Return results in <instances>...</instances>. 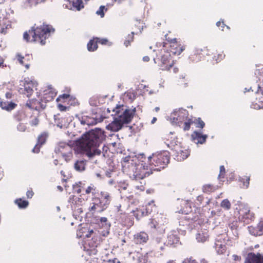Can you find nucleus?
<instances>
[{"label": "nucleus", "mask_w": 263, "mask_h": 263, "mask_svg": "<svg viewBox=\"0 0 263 263\" xmlns=\"http://www.w3.org/2000/svg\"><path fill=\"white\" fill-rule=\"evenodd\" d=\"M104 138V132L95 128L84 134L78 141L77 145L83 153L92 158L101 154V150L99 147Z\"/></svg>", "instance_id": "f257e3e1"}, {"label": "nucleus", "mask_w": 263, "mask_h": 263, "mask_svg": "<svg viewBox=\"0 0 263 263\" xmlns=\"http://www.w3.org/2000/svg\"><path fill=\"white\" fill-rule=\"evenodd\" d=\"M115 112L114 120L106 126V129L116 132L120 130L124 124H128L132 121L136 111V108H129L126 106H117L113 109Z\"/></svg>", "instance_id": "f03ea898"}, {"label": "nucleus", "mask_w": 263, "mask_h": 263, "mask_svg": "<svg viewBox=\"0 0 263 263\" xmlns=\"http://www.w3.org/2000/svg\"><path fill=\"white\" fill-rule=\"evenodd\" d=\"M54 29L50 25H45L43 24L40 26L32 27L30 30H29V33L25 32L24 33V39L28 41V37L29 35H32V40L33 41L39 42L42 45L45 44V40L48 38L51 32H53Z\"/></svg>", "instance_id": "7ed1b4c3"}, {"label": "nucleus", "mask_w": 263, "mask_h": 263, "mask_svg": "<svg viewBox=\"0 0 263 263\" xmlns=\"http://www.w3.org/2000/svg\"><path fill=\"white\" fill-rule=\"evenodd\" d=\"M127 164V167L133 172V178L136 180L142 179L152 174L153 167L143 161L137 164L134 162L133 160H128Z\"/></svg>", "instance_id": "20e7f679"}, {"label": "nucleus", "mask_w": 263, "mask_h": 263, "mask_svg": "<svg viewBox=\"0 0 263 263\" xmlns=\"http://www.w3.org/2000/svg\"><path fill=\"white\" fill-rule=\"evenodd\" d=\"M170 157L167 152L153 154L149 156L147 163L151 167H153V171H160L164 168L169 163Z\"/></svg>", "instance_id": "39448f33"}, {"label": "nucleus", "mask_w": 263, "mask_h": 263, "mask_svg": "<svg viewBox=\"0 0 263 263\" xmlns=\"http://www.w3.org/2000/svg\"><path fill=\"white\" fill-rule=\"evenodd\" d=\"M188 112L183 108L175 109L171 114L170 118L172 124H178L182 122L187 117Z\"/></svg>", "instance_id": "423d86ee"}, {"label": "nucleus", "mask_w": 263, "mask_h": 263, "mask_svg": "<svg viewBox=\"0 0 263 263\" xmlns=\"http://www.w3.org/2000/svg\"><path fill=\"white\" fill-rule=\"evenodd\" d=\"M55 151L57 154H60L66 161L69 160L72 156V147L65 143L60 142L56 147Z\"/></svg>", "instance_id": "0eeeda50"}, {"label": "nucleus", "mask_w": 263, "mask_h": 263, "mask_svg": "<svg viewBox=\"0 0 263 263\" xmlns=\"http://www.w3.org/2000/svg\"><path fill=\"white\" fill-rule=\"evenodd\" d=\"M254 218V214L250 213L247 206H244L239 211V219L246 223H249Z\"/></svg>", "instance_id": "6e6552de"}, {"label": "nucleus", "mask_w": 263, "mask_h": 263, "mask_svg": "<svg viewBox=\"0 0 263 263\" xmlns=\"http://www.w3.org/2000/svg\"><path fill=\"white\" fill-rule=\"evenodd\" d=\"M36 83L32 81L25 80L24 83V88H21L20 91L21 93H23L29 97L32 93L33 90V89L36 87Z\"/></svg>", "instance_id": "1a4fd4ad"}, {"label": "nucleus", "mask_w": 263, "mask_h": 263, "mask_svg": "<svg viewBox=\"0 0 263 263\" xmlns=\"http://www.w3.org/2000/svg\"><path fill=\"white\" fill-rule=\"evenodd\" d=\"M171 54L168 52L162 55L161 58V64L160 66L162 70H170L171 68L172 67L173 63V62L170 63Z\"/></svg>", "instance_id": "9d476101"}, {"label": "nucleus", "mask_w": 263, "mask_h": 263, "mask_svg": "<svg viewBox=\"0 0 263 263\" xmlns=\"http://www.w3.org/2000/svg\"><path fill=\"white\" fill-rule=\"evenodd\" d=\"M111 201V197L110 194L106 192H101V197L99 199L100 207L101 210L99 212H101L106 209L109 204Z\"/></svg>", "instance_id": "9b49d317"}, {"label": "nucleus", "mask_w": 263, "mask_h": 263, "mask_svg": "<svg viewBox=\"0 0 263 263\" xmlns=\"http://www.w3.org/2000/svg\"><path fill=\"white\" fill-rule=\"evenodd\" d=\"M245 263H263V255L258 253H249L245 258Z\"/></svg>", "instance_id": "f8f14e48"}, {"label": "nucleus", "mask_w": 263, "mask_h": 263, "mask_svg": "<svg viewBox=\"0 0 263 263\" xmlns=\"http://www.w3.org/2000/svg\"><path fill=\"white\" fill-rule=\"evenodd\" d=\"M249 233L254 236H261L263 234V218H261L256 227H248Z\"/></svg>", "instance_id": "ddd939ff"}, {"label": "nucleus", "mask_w": 263, "mask_h": 263, "mask_svg": "<svg viewBox=\"0 0 263 263\" xmlns=\"http://www.w3.org/2000/svg\"><path fill=\"white\" fill-rule=\"evenodd\" d=\"M148 240V236L145 232H140L134 235V241L137 244L146 243Z\"/></svg>", "instance_id": "4468645a"}, {"label": "nucleus", "mask_w": 263, "mask_h": 263, "mask_svg": "<svg viewBox=\"0 0 263 263\" xmlns=\"http://www.w3.org/2000/svg\"><path fill=\"white\" fill-rule=\"evenodd\" d=\"M47 137V134L45 133H42L38 137L37 143L32 149L33 153H38L39 152L40 147L45 143Z\"/></svg>", "instance_id": "2eb2a0df"}, {"label": "nucleus", "mask_w": 263, "mask_h": 263, "mask_svg": "<svg viewBox=\"0 0 263 263\" xmlns=\"http://www.w3.org/2000/svg\"><path fill=\"white\" fill-rule=\"evenodd\" d=\"M151 247L154 251L159 252L162 251L164 247V242L160 238H156L151 243Z\"/></svg>", "instance_id": "dca6fc26"}, {"label": "nucleus", "mask_w": 263, "mask_h": 263, "mask_svg": "<svg viewBox=\"0 0 263 263\" xmlns=\"http://www.w3.org/2000/svg\"><path fill=\"white\" fill-rule=\"evenodd\" d=\"M96 232L93 231L92 230L87 231L86 229H80L77 232V236L81 238H89L93 237L96 234Z\"/></svg>", "instance_id": "f3484780"}, {"label": "nucleus", "mask_w": 263, "mask_h": 263, "mask_svg": "<svg viewBox=\"0 0 263 263\" xmlns=\"http://www.w3.org/2000/svg\"><path fill=\"white\" fill-rule=\"evenodd\" d=\"M192 137L194 140H197V143L203 144L205 142L208 136L203 135L201 133L195 131L192 135Z\"/></svg>", "instance_id": "a211bd4d"}, {"label": "nucleus", "mask_w": 263, "mask_h": 263, "mask_svg": "<svg viewBox=\"0 0 263 263\" xmlns=\"http://www.w3.org/2000/svg\"><path fill=\"white\" fill-rule=\"evenodd\" d=\"M99 121L96 118L88 116L83 117L81 120V123L82 125L86 124L88 126L95 125Z\"/></svg>", "instance_id": "6ab92c4d"}, {"label": "nucleus", "mask_w": 263, "mask_h": 263, "mask_svg": "<svg viewBox=\"0 0 263 263\" xmlns=\"http://www.w3.org/2000/svg\"><path fill=\"white\" fill-rule=\"evenodd\" d=\"M215 248L217 253L219 254H223L226 251V247L223 242L217 240L215 242Z\"/></svg>", "instance_id": "aec40b11"}, {"label": "nucleus", "mask_w": 263, "mask_h": 263, "mask_svg": "<svg viewBox=\"0 0 263 263\" xmlns=\"http://www.w3.org/2000/svg\"><path fill=\"white\" fill-rule=\"evenodd\" d=\"M11 27L10 22L7 19H3L0 21V31L2 33H6L7 29Z\"/></svg>", "instance_id": "412c9836"}, {"label": "nucleus", "mask_w": 263, "mask_h": 263, "mask_svg": "<svg viewBox=\"0 0 263 263\" xmlns=\"http://www.w3.org/2000/svg\"><path fill=\"white\" fill-rule=\"evenodd\" d=\"M86 163L85 160H78L74 164V168L77 171H83L85 170Z\"/></svg>", "instance_id": "4be33fe9"}, {"label": "nucleus", "mask_w": 263, "mask_h": 263, "mask_svg": "<svg viewBox=\"0 0 263 263\" xmlns=\"http://www.w3.org/2000/svg\"><path fill=\"white\" fill-rule=\"evenodd\" d=\"M179 242V238L174 234H170L167 236V245L172 246L177 244Z\"/></svg>", "instance_id": "5701e85b"}, {"label": "nucleus", "mask_w": 263, "mask_h": 263, "mask_svg": "<svg viewBox=\"0 0 263 263\" xmlns=\"http://www.w3.org/2000/svg\"><path fill=\"white\" fill-rule=\"evenodd\" d=\"M181 204L185 206L183 209L181 210L182 213L187 214L191 211V204L188 200H182Z\"/></svg>", "instance_id": "b1692460"}, {"label": "nucleus", "mask_w": 263, "mask_h": 263, "mask_svg": "<svg viewBox=\"0 0 263 263\" xmlns=\"http://www.w3.org/2000/svg\"><path fill=\"white\" fill-rule=\"evenodd\" d=\"M208 238V235L206 232H199L196 235V239L198 242H205Z\"/></svg>", "instance_id": "393cba45"}, {"label": "nucleus", "mask_w": 263, "mask_h": 263, "mask_svg": "<svg viewBox=\"0 0 263 263\" xmlns=\"http://www.w3.org/2000/svg\"><path fill=\"white\" fill-rule=\"evenodd\" d=\"M91 237V239L89 240L88 245L91 248L96 247L99 243V237L97 234Z\"/></svg>", "instance_id": "a878e982"}, {"label": "nucleus", "mask_w": 263, "mask_h": 263, "mask_svg": "<svg viewBox=\"0 0 263 263\" xmlns=\"http://www.w3.org/2000/svg\"><path fill=\"white\" fill-rule=\"evenodd\" d=\"M15 104L13 103H9L7 104L6 102H0V106L3 109H6L7 110H11L14 108L15 106Z\"/></svg>", "instance_id": "bb28decb"}, {"label": "nucleus", "mask_w": 263, "mask_h": 263, "mask_svg": "<svg viewBox=\"0 0 263 263\" xmlns=\"http://www.w3.org/2000/svg\"><path fill=\"white\" fill-rule=\"evenodd\" d=\"M67 122L65 118H62L55 119L56 125L60 128L66 127L67 125Z\"/></svg>", "instance_id": "cd10ccee"}, {"label": "nucleus", "mask_w": 263, "mask_h": 263, "mask_svg": "<svg viewBox=\"0 0 263 263\" xmlns=\"http://www.w3.org/2000/svg\"><path fill=\"white\" fill-rule=\"evenodd\" d=\"M98 48L97 41L94 40H90L87 44V49L90 51H93Z\"/></svg>", "instance_id": "c85d7f7f"}, {"label": "nucleus", "mask_w": 263, "mask_h": 263, "mask_svg": "<svg viewBox=\"0 0 263 263\" xmlns=\"http://www.w3.org/2000/svg\"><path fill=\"white\" fill-rule=\"evenodd\" d=\"M220 206L223 209L226 210H229L231 209V204L228 199H226L221 201Z\"/></svg>", "instance_id": "c756f323"}, {"label": "nucleus", "mask_w": 263, "mask_h": 263, "mask_svg": "<svg viewBox=\"0 0 263 263\" xmlns=\"http://www.w3.org/2000/svg\"><path fill=\"white\" fill-rule=\"evenodd\" d=\"M15 203L20 208H26L28 205V202L26 200H22L21 199H16Z\"/></svg>", "instance_id": "7c9ffc66"}, {"label": "nucleus", "mask_w": 263, "mask_h": 263, "mask_svg": "<svg viewBox=\"0 0 263 263\" xmlns=\"http://www.w3.org/2000/svg\"><path fill=\"white\" fill-rule=\"evenodd\" d=\"M73 6L77 9V10H80L84 7L82 0H77L73 2Z\"/></svg>", "instance_id": "2f4dec72"}, {"label": "nucleus", "mask_w": 263, "mask_h": 263, "mask_svg": "<svg viewBox=\"0 0 263 263\" xmlns=\"http://www.w3.org/2000/svg\"><path fill=\"white\" fill-rule=\"evenodd\" d=\"M134 213V215L137 218V219H139L140 217L145 215V212L142 210H137L136 211H133Z\"/></svg>", "instance_id": "473e14b6"}, {"label": "nucleus", "mask_w": 263, "mask_h": 263, "mask_svg": "<svg viewBox=\"0 0 263 263\" xmlns=\"http://www.w3.org/2000/svg\"><path fill=\"white\" fill-rule=\"evenodd\" d=\"M229 227L231 229V230L232 231H234L233 233H234V235H237V229L238 226H237V221H233V222L230 223L229 224Z\"/></svg>", "instance_id": "72a5a7b5"}, {"label": "nucleus", "mask_w": 263, "mask_h": 263, "mask_svg": "<svg viewBox=\"0 0 263 263\" xmlns=\"http://www.w3.org/2000/svg\"><path fill=\"white\" fill-rule=\"evenodd\" d=\"M70 200L72 201V203H74L77 205H81L83 202V200L79 197L73 196L72 198H70Z\"/></svg>", "instance_id": "f704fd0d"}, {"label": "nucleus", "mask_w": 263, "mask_h": 263, "mask_svg": "<svg viewBox=\"0 0 263 263\" xmlns=\"http://www.w3.org/2000/svg\"><path fill=\"white\" fill-rule=\"evenodd\" d=\"M105 9V7L103 6H101L99 9L97 11L96 14L98 15H100L101 17H104V10Z\"/></svg>", "instance_id": "c9c22d12"}, {"label": "nucleus", "mask_w": 263, "mask_h": 263, "mask_svg": "<svg viewBox=\"0 0 263 263\" xmlns=\"http://www.w3.org/2000/svg\"><path fill=\"white\" fill-rule=\"evenodd\" d=\"M225 173V168L224 166L221 165L220 166V173L218 176L219 179L224 178V175Z\"/></svg>", "instance_id": "e433bc0d"}, {"label": "nucleus", "mask_w": 263, "mask_h": 263, "mask_svg": "<svg viewBox=\"0 0 263 263\" xmlns=\"http://www.w3.org/2000/svg\"><path fill=\"white\" fill-rule=\"evenodd\" d=\"M192 123V120L191 119H189L187 122L184 123V130H188L190 128L191 124Z\"/></svg>", "instance_id": "4c0bfd02"}, {"label": "nucleus", "mask_w": 263, "mask_h": 263, "mask_svg": "<svg viewBox=\"0 0 263 263\" xmlns=\"http://www.w3.org/2000/svg\"><path fill=\"white\" fill-rule=\"evenodd\" d=\"M95 191V188L94 187V186H89L86 190V194H89L90 193H92V194H94L93 191Z\"/></svg>", "instance_id": "58836bf2"}, {"label": "nucleus", "mask_w": 263, "mask_h": 263, "mask_svg": "<svg viewBox=\"0 0 263 263\" xmlns=\"http://www.w3.org/2000/svg\"><path fill=\"white\" fill-rule=\"evenodd\" d=\"M73 188L76 193L80 194L81 192V189L78 184L73 185Z\"/></svg>", "instance_id": "ea45409f"}, {"label": "nucleus", "mask_w": 263, "mask_h": 263, "mask_svg": "<svg viewBox=\"0 0 263 263\" xmlns=\"http://www.w3.org/2000/svg\"><path fill=\"white\" fill-rule=\"evenodd\" d=\"M157 222L154 219H151L148 226L151 228H156Z\"/></svg>", "instance_id": "a19ab883"}, {"label": "nucleus", "mask_w": 263, "mask_h": 263, "mask_svg": "<svg viewBox=\"0 0 263 263\" xmlns=\"http://www.w3.org/2000/svg\"><path fill=\"white\" fill-rule=\"evenodd\" d=\"M204 123L203 122V121H202L200 118H199L198 119V122H197V127H200L201 128H202L204 126Z\"/></svg>", "instance_id": "79ce46f5"}, {"label": "nucleus", "mask_w": 263, "mask_h": 263, "mask_svg": "<svg viewBox=\"0 0 263 263\" xmlns=\"http://www.w3.org/2000/svg\"><path fill=\"white\" fill-rule=\"evenodd\" d=\"M96 40H97V43H101V44H103V45H104V44H106V43L107 42V40L105 39H99V38H96Z\"/></svg>", "instance_id": "37998d69"}, {"label": "nucleus", "mask_w": 263, "mask_h": 263, "mask_svg": "<svg viewBox=\"0 0 263 263\" xmlns=\"http://www.w3.org/2000/svg\"><path fill=\"white\" fill-rule=\"evenodd\" d=\"M16 57L17 58V60L19 61L20 63L22 65H23L24 64L23 59H24V58L23 57H22L21 55H20V54H17Z\"/></svg>", "instance_id": "c03bdc74"}, {"label": "nucleus", "mask_w": 263, "mask_h": 263, "mask_svg": "<svg viewBox=\"0 0 263 263\" xmlns=\"http://www.w3.org/2000/svg\"><path fill=\"white\" fill-rule=\"evenodd\" d=\"M69 97V95L67 94H63L62 95L60 96L57 99V101H58L59 100H61V99H67Z\"/></svg>", "instance_id": "a18cd8bd"}, {"label": "nucleus", "mask_w": 263, "mask_h": 263, "mask_svg": "<svg viewBox=\"0 0 263 263\" xmlns=\"http://www.w3.org/2000/svg\"><path fill=\"white\" fill-rule=\"evenodd\" d=\"M128 37V39H127L126 40H125L124 42V45L126 47H127L129 45L130 42H131V41H132V39H133V36H130L129 35Z\"/></svg>", "instance_id": "49530a36"}, {"label": "nucleus", "mask_w": 263, "mask_h": 263, "mask_svg": "<svg viewBox=\"0 0 263 263\" xmlns=\"http://www.w3.org/2000/svg\"><path fill=\"white\" fill-rule=\"evenodd\" d=\"M39 122L38 119L35 118L31 121V125L36 126L39 124Z\"/></svg>", "instance_id": "de8ad7c7"}, {"label": "nucleus", "mask_w": 263, "mask_h": 263, "mask_svg": "<svg viewBox=\"0 0 263 263\" xmlns=\"http://www.w3.org/2000/svg\"><path fill=\"white\" fill-rule=\"evenodd\" d=\"M99 206L100 207L99 203H96V204H95L93 206H92L90 208L89 211H95L97 209V207H99Z\"/></svg>", "instance_id": "09e8293b"}, {"label": "nucleus", "mask_w": 263, "mask_h": 263, "mask_svg": "<svg viewBox=\"0 0 263 263\" xmlns=\"http://www.w3.org/2000/svg\"><path fill=\"white\" fill-rule=\"evenodd\" d=\"M184 50L183 48H182V47L181 48H179V49L175 51H172L171 50V52H172L173 53H174L175 54H180L182 52V51Z\"/></svg>", "instance_id": "8fccbe9b"}, {"label": "nucleus", "mask_w": 263, "mask_h": 263, "mask_svg": "<svg viewBox=\"0 0 263 263\" xmlns=\"http://www.w3.org/2000/svg\"><path fill=\"white\" fill-rule=\"evenodd\" d=\"M58 107L59 109L61 111H65L67 109V107L66 106L60 104H58Z\"/></svg>", "instance_id": "3c124183"}, {"label": "nucleus", "mask_w": 263, "mask_h": 263, "mask_svg": "<svg viewBox=\"0 0 263 263\" xmlns=\"http://www.w3.org/2000/svg\"><path fill=\"white\" fill-rule=\"evenodd\" d=\"M34 0H28V2L30 4V6L35 5L39 3L38 1L34 2Z\"/></svg>", "instance_id": "603ef678"}, {"label": "nucleus", "mask_w": 263, "mask_h": 263, "mask_svg": "<svg viewBox=\"0 0 263 263\" xmlns=\"http://www.w3.org/2000/svg\"><path fill=\"white\" fill-rule=\"evenodd\" d=\"M259 100L263 103V95H262V96H261L260 98H259ZM263 108V104L260 106V105H257V107H255V108Z\"/></svg>", "instance_id": "864d4df0"}, {"label": "nucleus", "mask_w": 263, "mask_h": 263, "mask_svg": "<svg viewBox=\"0 0 263 263\" xmlns=\"http://www.w3.org/2000/svg\"><path fill=\"white\" fill-rule=\"evenodd\" d=\"M249 178H246V181L243 182V186L246 187H248L249 184Z\"/></svg>", "instance_id": "5fc2aeb1"}, {"label": "nucleus", "mask_w": 263, "mask_h": 263, "mask_svg": "<svg viewBox=\"0 0 263 263\" xmlns=\"http://www.w3.org/2000/svg\"><path fill=\"white\" fill-rule=\"evenodd\" d=\"M17 129L20 130V131H22V132H24L25 131V126L22 125V124H20L18 126H17Z\"/></svg>", "instance_id": "6e6d98bb"}, {"label": "nucleus", "mask_w": 263, "mask_h": 263, "mask_svg": "<svg viewBox=\"0 0 263 263\" xmlns=\"http://www.w3.org/2000/svg\"><path fill=\"white\" fill-rule=\"evenodd\" d=\"M28 198H31L33 196V192L32 191H28L26 193Z\"/></svg>", "instance_id": "4d7b16f0"}, {"label": "nucleus", "mask_w": 263, "mask_h": 263, "mask_svg": "<svg viewBox=\"0 0 263 263\" xmlns=\"http://www.w3.org/2000/svg\"><path fill=\"white\" fill-rule=\"evenodd\" d=\"M26 106H27L29 108H33L30 100H29L27 102Z\"/></svg>", "instance_id": "13d9d810"}, {"label": "nucleus", "mask_w": 263, "mask_h": 263, "mask_svg": "<svg viewBox=\"0 0 263 263\" xmlns=\"http://www.w3.org/2000/svg\"><path fill=\"white\" fill-rule=\"evenodd\" d=\"M203 200V197L202 196H198L197 197V200L199 201V203H201Z\"/></svg>", "instance_id": "bf43d9fd"}, {"label": "nucleus", "mask_w": 263, "mask_h": 263, "mask_svg": "<svg viewBox=\"0 0 263 263\" xmlns=\"http://www.w3.org/2000/svg\"><path fill=\"white\" fill-rule=\"evenodd\" d=\"M6 97L8 99H10L12 97V93L10 92H8L6 93Z\"/></svg>", "instance_id": "052dcab7"}, {"label": "nucleus", "mask_w": 263, "mask_h": 263, "mask_svg": "<svg viewBox=\"0 0 263 263\" xmlns=\"http://www.w3.org/2000/svg\"><path fill=\"white\" fill-rule=\"evenodd\" d=\"M100 221L102 222H106L107 221V219L106 217H101L100 218Z\"/></svg>", "instance_id": "680f3d73"}, {"label": "nucleus", "mask_w": 263, "mask_h": 263, "mask_svg": "<svg viewBox=\"0 0 263 263\" xmlns=\"http://www.w3.org/2000/svg\"><path fill=\"white\" fill-rule=\"evenodd\" d=\"M233 257L234 259L235 260H239L240 259V257L239 256H237L236 255H234L233 256Z\"/></svg>", "instance_id": "e2e57ef3"}, {"label": "nucleus", "mask_w": 263, "mask_h": 263, "mask_svg": "<svg viewBox=\"0 0 263 263\" xmlns=\"http://www.w3.org/2000/svg\"><path fill=\"white\" fill-rule=\"evenodd\" d=\"M143 60L145 62H147L149 60V58L148 56H145L143 58Z\"/></svg>", "instance_id": "0e129e2a"}, {"label": "nucleus", "mask_w": 263, "mask_h": 263, "mask_svg": "<svg viewBox=\"0 0 263 263\" xmlns=\"http://www.w3.org/2000/svg\"><path fill=\"white\" fill-rule=\"evenodd\" d=\"M157 120V118L156 117H154L151 121L152 124H154Z\"/></svg>", "instance_id": "69168bd1"}, {"label": "nucleus", "mask_w": 263, "mask_h": 263, "mask_svg": "<svg viewBox=\"0 0 263 263\" xmlns=\"http://www.w3.org/2000/svg\"><path fill=\"white\" fill-rule=\"evenodd\" d=\"M167 263H176V262L174 260H170L167 262Z\"/></svg>", "instance_id": "338daca9"}, {"label": "nucleus", "mask_w": 263, "mask_h": 263, "mask_svg": "<svg viewBox=\"0 0 263 263\" xmlns=\"http://www.w3.org/2000/svg\"><path fill=\"white\" fill-rule=\"evenodd\" d=\"M201 263H207V261L204 259H203L201 260Z\"/></svg>", "instance_id": "774afa93"}]
</instances>
